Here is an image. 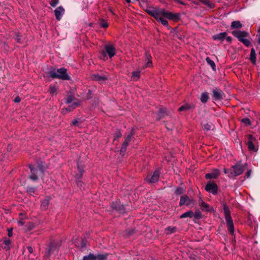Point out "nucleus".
<instances>
[{"label": "nucleus", "mask_w": 260, "mask_h": 260, "mask_svg": "<svg viewBox=\"0 0 260 260\" xmlns=\"http://www.w3.org/2000/svg\"><path fill=\"white\" fill-rule=\"evenodd\" d=\"M67 70L64 68H61L57 70L52 69L48 73V76L52 78H58L63 80H70V77L67 72Z\"/></svg>", "instance_id": "f257e3e1"}, {"label": "nucleus", "mask_w": 260, "mask_h": 260, "mask_svg": "<svg viewBox=\"0 0 260 260\" xmlns=\"http://www.w3.org/2000/svg\"><path fill=\"white\" fill-rule=\"evenodd\" d=\"M153 15L158 16V15H164V17L167 18L170 20H173L174 21H177L180 19L181 14L179 13H172L171 12H167L165 9H161L157 12H150Z\"/></svg>", "instance_id": "f03ea898"}, {"label": "nucleus", "mask_w": 260, "mask_h": 260, "mask_svg": "<svg viewBox=\"0 0 260 260\" xmlns=\"http://www.w3.org/2000/svg\"><path fill=\"white\" fill-rule=\"evenodd\" d=\"M223 211L228 229L232 235L234 233L233 220L230 215V211L226 205H223Z\"/></svg>", "instance_id": "7ed1b4c3"}, {"label": "nucleus", "mask_w": 260, "mask_h": 260, "mask_svg": "<svg viewBox=\"0 0 260 260\" xmlns=\"http://www.w3.org/2000/svg\"><path fill=\"white\" fill-rule=\"evenodd\" d=\"M160 9L154 8V7H148L146 11L148 14L152 16V17H154L156 19H157L158 21L160 22L161 23L167 26L168 25V21L166 19H164V15H158V16H156L155 15L152 14V13H150V12H157V11H159Z\"/></svg>", "instance_id": "20e7f679"}, {"label": "nucleus", "mask_w": 260, "mask_h": 260, "mask_svg": "<svg viewBox=\"0 0 260 260\" xmlns=\"http://www.w3.org/2000/svg\"><path fill=\"white\" fill-rule=\"evenodd\" d=\"M244 167L241 164L237 163L233 166L230 169V174L228 176L233 177L241 175L244 171Z\"/></svg>", "instance_id": "39448f33"}, {"label": "nucleus", "mask_w": 260, "mask_h": 260, "mask_svg": "<svg viewBox=\"0 0 260 260\" xmlns=\"http://www.w3.org/2000/svg\"><path fill=\"white\" fill-rule=\"evenodd\" d=\"M196 204V201L192 199L189 198L187 195H183L180 197L179 202V206L183 205H186L189 207H192Z\"/></svg>", "instance_id": "423d86ee"}, {"label": "nucleus", "mask_w": 260, "mask_h": 260, "mask_svg": "<svg viewBox=\"0 0 260 260\" xmlns=\"http://www.w3.org/2000/svg\"><path fill=\"white\" fill-rule=\"evenodd\" d=\"M256 141L255 139L252 136H249L247 142L248 149L252 152H256L258 150V146L256 145Z\"/></svg>", "instance_id": "0eeeda50"}, {"label": "nucleus", "mask_w": 260, "mask_h": 260, "mask_svg": "<svg viewBox=\"0 0 260 260\" xmlns=\"http://www.w3.org/2000/svg\"><path fill=\"white\" fill-rule=\"evenodd\" d=\"M198 203L202 210L207 212H212L213 211V208L204 202L201 197H200Z\"/></svg>", "instance_id": "6e6552de"}, {"label": "nucleus", "mask_w": 260, "mask_h": 260, "mask_svg": "<svg viewBox=\"0 0 260 260\" xmlns=\"http://www.w3.org/2000/svg\"><path fill=\"white\" fill-rule=\"evenodd\" d=\"M213 97L215 100H221L224 98V94L219 88H216L213 89Z\"/></svg>", "instance_id": "1a4fd4ad"}, {"label": "nucleus", "mask_w": 260, "mask_h": 260, "mask_svg": "<svg viewBox=\"0 0 260 260\" xmlns=\"http://www.w3.org/2000/svg\"><path fill=\"white\" fill-rule=\"evenodd\" d=\"M205 189L208 192L212 193L213 194H216L217 192L218 187L217 185L214 183H208L206 185Z\"/></svg>", "instance_id": "9d476101"}, {"label": "nucleus", "mask_w": 260, "mask_h": 260, "mask_svg": "<svg viewBox=\"0 0 260 260\" xmlns=\"http://www.w3.org/2000/svg\"><path fill=\"white\" fill-rule=\"evenodd\" d=\"M232 34L237 38H238V40L241 42L242 40L246 38V36L248 35V33L244 31H240V30H234L232 31Z\"/></svg>", "instance_id": "9b49d317"}, {"label": "nucleus", "mask_w": 260, "mask_h": 260, "mask_svg": "<svg viewBox=\"0 0 260 260\" xmlns=\"http://www.w3.org/2000/svg\"><path fill=\"white\" fill-rule=\"evenodd\" d=\"M91 78L93 80L102 83L107 79L108 76L104 74L100 75L99 74H94L91 75Z\"/></svg>", "instance_id": "f8f14e48"}, {"label": "nucleus", "mask_w": 260, "mask_h": 260, "mask_svg": "<svg viewBox=\"0 0 260 260\" xmlns=\"http://www.w3.org/2000/svg\"><path fill=\"white\" fill-rule=\"evenodd\" d=\"M77 171L78 172L75 175V177L77 179H80L82 177L84 172V166L80 162H78L77 164Z\"/></svg>", "instance_id": "ddd939ff"}, {"label": "nucleus", "mask_w": 260, "mask_h": 260, "mask_svg": "<svg viewBox=\"0 0 260 260\" xmlns=\"http://www.w3.org/2000/svg\"><path fill=\"white\" fill-rule=\"evenodd\" d=\"M64 13V9L62 6H59L58 8H57L54 11L56 19L57 20L59 21L61 19Z\"/></svg>", "instance_id": "4468645a"}, {"label": "nucleus", "mask_w": 260, "mask_h": 260, "mask_svg": "<svg viewBox=\"0 0 260 260\" xmlns=\"http://www.w3.org/2000/svg\"><path fill=\"white\" fill-rule=\"evenodd\" d=\"M105 49L109 57H112L115 54V49L111 45H106L105 46Z\"/></svg>", "instance_id": "2eb2a0df"}, {"label": "nucleus", "mask_w": 260, "mask_h": 260, "mask_svg": "<svg viewBox=\"0 0 260 260\" xmlns=\"http://www.w3.org/2000/svg\"><path fill=\"white\" fill-rule=\"evenodd\" d=\"M112 208L119 211L120 213L123 214L125 212L124 206L119 202H116L115 203H113Z\"/></svg>", "instance_id": "dca6fc26"}, {"label": "nucleus", "mask_w": 260, "mask_h": 260, "mask_svg": "<svg viewBox=\"0 0 260 260\" xmlns=\"http://www.w3.org/2000/svg\"><path fill=\"white\" fill-rule=\"evenodd\" d=\"M159 177V172L158 170L155 171L150 178L147 177V180L149 183L157 182Z\"/></svg>", "instance_id": "f3484780"}, {"label": "nucleus", "mask_w": 260, "mask_h": 260, "mask_svg": "<svg viewBox=\"0 0 260 260\" xmlns=\"http://www.w3.org/2000/svg\"><path fill=\"white\" fill-rule=\"evenodd\" d=\"M58 252V249L57 246L53 244H51L49 246L48 251L46 252V255L48 254V255H50L53 254L54 255H55L56 254H57Z\"/></svg>", "instance_id": "a211bd4d"}, {"label": "nucleus", "mask_w": 260, "mask_h": 260, "mask_svg": "<svg viewBox=\"0 0 260 260\" xmlns=\"http://www.w3.org/2000/svg\"><path fill=\"white\" fill-rule=\"evenodd\" d=\"M219 171L218 170L215 169L212 172L210 173H207L205 175V177L206 179H215L218 177L219 175Z\"/></svg>", "instance_id": "6ab92c4d"}, {"label": "nucleus", "mask_w": 260, "mask_h": 260, "mask_svg": "<svg viewBox=\"0 0 260 260\" xmlns=\"http://www.w3.org/2000/svg\"><path fill=\"white\" fill-rule=\"evenodd\" d=\"M151 56L148 52L145 53V61L146 63L143 67L144 68L151 67L152 66V62L151 61Z\"/></svg>", "instance_id": "aec40b11"}, {"label": "nucleus", "mask_w": 260, "mask_h": 260, "mask_svg": "<svg viewBox=\"0 0 260 260\" xmlns=\"http://www.w3.org/2000/svg\"><path fill=\"white\" fill-rule=\"evenodd\" d=\"M228 34L226 32H220L212 36L214 40H219L221 42L223 41Z\"/></svg>", "instance_id": "412c9836"}, {"label": "nucleus", "mask_w": 260, "mask_h": 260, "mask_svg": "<svg viewBox=\"0 0 260 260\" xmlns=\"http://www.w3.org/2000/svg\"><path fill=\"white\" fill-rule=\"evenodd\" d=\"M30 171H31V175H30V178L32 180H36L38 179V177L36 175L38 169L37 168H35L32 165H30L29 166Z\"/></svg>", "instance_id": "4be33fe9"}, {"label": "nucleus", "mask_w": 260, "mask_h": 260, "mask_svg": "<svg viewBox=\"0 0 260 260\" xmlns=\"http://www.w3.org/2000/svg\"><path fill=\"white\" fill-rule=\"evenodd\" d=\"M50 200V198L47 196L42 201L41 208L42 210H45L47 209L49 204Z\"/></svg>", "instance_id": "5701e85b"}, {"label": "nucleus", "mask_w": 260, "mask_h": 260, "mask_svg": "<svg viewBox=\"0 0 260 260\" xmlns=\"http://www.w3.org/2000/svg\"><path fill=\"white\" fill-rule=\"evenodd\" d=\"M80 105V102L74 103L72 105H70L68 108L62 109V113L65 114L67 112L71 111L73 109L79 106Z\"/></svg>", "instance_id": "b1692460"}, {"label": "nucleus", "mask_w": 260, "mask_h": 260, "mask_svg": "<svg viewBox=\"0 0 260 260\" xmlns=\"http://www.w3.org/2000/svg\"><path fill=\"white\" fill-rule=\"evenodd\" d=\"M11 243V241L9 239L5 238L4 239L2 247L3 249H6V250H8L10 248Z\"/></svg>", "instance_id": "393cba45"}, {"label": "nucleus", "mask_w": 260, "mask_h": 260, "mask_svg": "<svg viewBox=\"0 0 260 260\" xmlns=\"http://www.w3.org/2000/svg\"><path fill=\"white\" fill-rule=\"evenodd\" d=\"M177 231V228L175 226H168L165 230V233L167 235H170L173 233H176Z\"/></svg>", "instance_id": "a878e982"}, {"label": "nucleus", "mask_w": 260, "mask_h": 260, "mask_svg": "<svg viewBox=\"0 0 260 260\" xmlns=\"http://www.w3.org/2000/svg\"><path fill=\"white\" fill-rule=\"evenodd\" d=\"M249 59L253 64L256 63V53L254 48L251 49Z\"/></svg>", "instance_id": "bb28decb"}, {"label": "nucleus", "mask_w": 260, "mask_h": 260, "mask_svg": "<svg viewBox=\"0 0 260 260\" xmlns=\"http://www.w3.org/2000/svg\"><path fill=\"white\" fill-rule=\"evenodd\" d=\"M58 87L55 85H50L48 89V91L52 95H56L57 93Z\"/></svg>", "instance_id": "cd10ccee"}, {"label": "nucleus", "mask_w": 260, "mask_h": 260, "mask_svg": "<svg viewBox=\"0 0 260 260\" xmlns=\"http://www.w3.org/2000/svg\"><path fill=\"white\" fill-rule=\"evenodd\" d=\"M140 77V71H134L132 73L131 79L133 81H137Z\"/></svg>", "instance_id": "c85d7f7f"}, {"label": "nucleus", "mask_w": 260, "mask_h": 260, "mask_svg": "<svg viewBox=\"0 0 260 260\" xmlns=\"http://www.w3.org/2000/svg\"><path fill=\"white\" fill-rule=\"evenodd\" d=\"M201 3L208 6L209 8L212 9L215 7V4L211 2L209 0H200Z\"/></svg>", "instance_id": "c756f323"}, {"label": "nucleus", "mask_w": 260, "mask_h": 260, "mask_svg": "<svg viewBox=\"0 0 260 260\" xmlns=\"http://www.w3.org/2000/svg\"><path fill=\"white\" fill-rule=\"evenodd\" d=\"M193 216V213L192 211L190 210L187 212H186L183 214H182L180 217L181 218H184L186 217H190L191 218Z\"/></svg>", "instance_id": "7c9ffc66"}, {"label": "nucleus", "mask_w": 260, "mask_h": 260, "mask_svg": "<svg viewBox=\"0 0 260 260\" xmlns=\"http://www.w3.org/2000/svg\"><path fill=\"white\" fill-rule=\"evenodd\" d=\"M209 99L208 93L207 92H203L201 97V101L203 103H206Z\"/></svg>", "instance_id": "2f4dec72"}, {"label": "nucleus", "mask_w": 260, "mask_h": 260, "mask_svg": "<svg viewBox=\"0 0 260 260\" xmlns=\"http://www.w3.org/2000/svg\"><path fill=\"white\" fill-rule=\"evenodd\" d=\"M194 107V106L193 105H182L181 107H180L179 109H178V111H186V110H189L190 109H192Z\"/></svg>", "instance_id": "473e14b6"}, {"label": "nucleus", "mask_w": 260, "mask_h": 260, "mask_svg": "<svg viewBox=\"0 0 260 260\" xmlns=\"http://www.w3.org/2000/svg\"><path fill=\"white\" fill-rule=\"evenodd\" d=\"M96 256L92 253H89L88 255H85L83 257L82 260H96Z\"/></svg>", "instance_id": "72a5a7b5"}, {"label": "nucleus", "mask_w": 260, "mask_h": 260, "mask_svg": "<svg viewBox=\"0 0 260 260\" xmlns=\"http://www.w3.org/2000/svg\"><path fill=\"white\" fill-rule=\"evenodd\" d=\"M231 27L235 28H240L242 27L241 22L239 21H235L232 22Z\"/></svg>", "instance_id": "f704fd0d"}, {"label": "nucleus", "mask_w": 260, "mask_h": 260, "mask_svg": "<svg viewBox=\"0 0 260 260\" xmlns=\"http://www.w3.org/2000/svg\"><path fill=\"white\" fill-rule=\"evenodd\" d=\"M128 143H129V142H127V141H126L124 140V141L122 145V147L121 148V149H120L121 153L123 154L125 152L126 149V147L128 146Z\"/></svg>", "instance_id": "c9c22d12"}, {"label": "nucleus", "mask_w": 260, "mask_h": 260, "mask_svg": "<svg viewBox=\"0 0 260 260\" xmlns=\"http://www.w3.org/2000/svg\"><path fill=\"white\" fill-rule=\"evenodd\" d=\"M206 61L208 64L211 67L212 69L213 70H215L216 66L214 62L208 57L206 58Z\"/></svg>", "instance_id": "e433bc0d"}, {"label": "nucleus", "mask_w": 260, "mask_h": 260, "mask_svg": "<svg viewBox=\"0 0 260 260\" xmlns=\"http://www.w3.org/2000/svg\"><path fill=\"white\" fill-rule=\"evenodd\" d=\"M96 259H98V260H107V257H108V254L107 253L102 254H99L97 255H96Z\"/></svg>", "instance_id": "4c0bfd02"}, {"label": "nucleus", "mask_w": 260, "mask_h": 260, "mask_svg": "<svg viewBox=\"0 0 260 260\" xmlns=\"http://www.w3.org/2000/svg\"><path fill=\"white\" fill-rule=\"evenodd\" d=\"M184 189L183 188L181 187H178L176 189L175 191V193L176 195H179L181 194H182L184 192Z\"/></svg>", "instance_id": "58836bf2"}, {"label": "nucleus", "mask_w": 260, "mask_h": 260, "mask_svg": "<svg viewBox=\"0 0 260 260\" xmlns=\"http://www.w3.org/2000/svg\"><path fill=\"white\" fill-rule=\"evenodd\" d=\"M121 136V134L120 131L117 130L115 132L114 135V141H116Z\"/></svg>", "instance_id": "ea45409f"}, {"label": "nucleus", "mask_w": 260, "mask_h": 260, "mask_svg": "<svg viewBox=\"0 0 260 260\" xmlns=\"http://www.w3.org/2000/svg\"><path fill=\"white\" fill-rule=\"evenodd\" d=\"M241 121L246 125H249L251 124L250 119L248 118H243L241 119Z\"/></svg>", "instance_id": "a19ab883"}, {"label": "nucleus", "mask_w": 260, "mask_h": 260, "mask_svg": "<svg viewBox=\"0 0 260 260\" xmlns=\"http://www.w3.org/2000/svg\"><path fill=\"white\" fill-rule=\"evenodd\" d=\"M26 191L27 192L29 193L30 194L34 193L36 191V188L34 187H27L26 188Z\"/></svg>", "instance_id": "79ce46f5"}, {"label": "nucleus", "mask_w": 260, "mask_h": 260, "mask_svg": "<svg viewBox=\"0 0 260 260\" xmlns=\"http://www.w3.org/2000/svg\"><path fill=\"white\" fill-rule=\"evenodd\" d=\"M241 42L247 47H248L250 45V41L246 38H245L243 40H242Z\"/></svg>", "instance_id": "37998d69"}, {"label": "nucleus", "mask_w": 260, "mask_h": 260, "mask_svg": "<svg viewBox=\"0 0 260 260\" xmlns=\"http://www.w3.org/2000/svg\"><path fill=\"white\" fill-rule=\"evenodd\" d=\"M58 2H59L58 0H51L50 2V5L52 7H55L58 4Z\"/></svg>", "instance_id": "c03bdc74"}, {"label": "nucleus", "mask_w": 260, "mask_h": 260, "mask_svg": "<svg viewBox=\"0 0 260 260\" xmlns=\"http://www.w3.org/2000/svg\"><path fill=\"white\" fill-rule=\"evenodd\" d=\"M193 216L196 218L200 219L202 217V214L200 211H196L194 214L193 213Z\"/></svg>", "instance_id": "a18cd8bd"}, {"label": "nucleus", "mask_w": 260, "mask_h": 260, "mask_svg": "<svg viewBox=\"0 0 260 260\" xmlns=\"http://www.w3.org/2000/svg\"><path fill=\"white\" fill-rule=\"evenodd\" d=\"M133 135V133L132 132H131L128 135H127V136L126 137V138L125 139V141L129 142L131 141L132 137Z\"/></svg>", "instance_id": "49530a36"}, {"label": "nucleus", "mask_w": 260, "mask_h": 260, "mask_svg": "<svg viewBox=\"0 0 260 260\" xmlns=\"http://www.w3.org/2000/svg\"><path fill=\"white\" fill-rule=\"evenodd\" d=\"M203 127L206 131H209L211 128V124L210 123H206L203 125Z\"/></svg>", "instance_id": "de8ad7c7"}, {"label": "nucleus", "mask_w": 260, "mask_h": 260, "mask_svg": "<svg viewBox=\"0 0 260 260\" xmlns=\"http://www.w3.org/2000/svg\"><path fill=\"white\" fill-rule=\"evenodd\" d=\"M74 100V98L72 96H69L66 99V103L68 104L71 103Z\"/></svg>", "instance_id": "09e8293b"}, {"label": "nucleus", "mask_w": 260, "mask_h": 260, "mask_svg": "<svg viewBox=\"0 0 260 260\" xmlns=\"http://www.w3.org/2000/svg\"><path fill=\"white\" fill-rule=\"evenodd\" d=\"M77 184L78 186L79 187L80 189L84 187V183L80 180H78Z\"/></svg>", "instance_id": "8fccbe9b"}, {"label": "nucleus", "mask_w": 260, "mask_h": 260, "mask_svg": "<svg viewBox=\"0 0 260 260\" xmlns=\"http://www.w3.org/2000/svg\"><path fill=\"white\" fill-rule=\"evenodd\" d=\"M101 26L103 28H106L108 27V24L104 21H102L101 23Z\"/></svg>", "instance_id": "3c124183"}, {"label": "nucleus", "mask_w": 260, "mask_h": 260, "mask_svg": "<svg viewBox=\"0 0 260 260\" xmlns=\"http://www.w3.org/2000/svg\"><path fill=\"white\" fill-rule=\"evenodd\" d=\"M13 235V229L12 228L8 229V236L11 237Z\"/></svg>", "instance_id": "603ef678"}, {"label": "nucleus", "mask_w": 260, "mask_h": 260, "mask_svg": "<svg viewBox=\"0 0 260 260\" xmlns=\"http://www.w3.org/2000/svg\"><path fill=\"white\" fill-rule=\"evenodd\" d=\"M18 224L19 226H23L24 224V221H23V219H21L20 220H19L18 221Z\"/></svg>", "instance_id": "864d4df0"}, {"label": "nucleus", "mask_w": 260, "mask_h": 260, "mask_svg": "<svg viewBox=\"0 0 260 260\" xmlns=\"http://www.w3.org/2000/svg\"><path fill=\"white\" fill-rule=\"evenodd\" d=\"M251 171L250 170H248V171L246 172L245 177L246 178H248L250 177L251 175Z\"/></svg>", "instance_id": "5fc2aeb1"}, {"label": "nucleus", "mask_w": 260, "mask_h": 260, "mask_svg": "<svg viewBox=\"0 0 260 260\" xmlns=\"http://www.w3.org/2000/svg\"><path fill=\"white\" fill-rule=\"evenodd\" d=\"M35 228V226L33 223H28V229L29 230L33 229Z\"/></svg>", "instance_id": "6e6d98bb"}, {"label": "nucleus", "mask_w": 260, "mask_h": 260, "mask_svg": "<svg viewBox=\"0 0 260 260\" xmlns=\"http://www.w3.org/2000/svg\"><path fill=\"white\" fill-rule=\"evenodd\" d=\"M16 40L17 41V42L18 43H21V38H20V36L19 35H17L16 37Z\"/></svg>", "instance_id": "4d7b16f0"}, {"label": "nucleus", "mask_w": 260, "mask_h": 260, "mask_svg": "<svg viewBox=\"0 0 260 260\" xmlns=\"http://www.w3.org/2000/svg\"><path fill=\"white\" fill-rule=\"evenodd\" d=\"M21 101V99L19 96H17L15 99H14V102L15 103H19Z\"/></svg>", "instance_id": "13d9d810"}, {"label": "nucleus", "mask_w": 260, "mask_h": 260, "mask_svg": "<svg viewBox=\"0 0 260 260\" xmlns=\"http://www.w3.org/2000/svg\"><path fill=\"white\" fill-rule=\"evenodd\" d=\"M175 2L180 4L183 5H185L186 4L183 2L182 1H181L180 0H174Z\"/></svg>", "instance_id": "bf43d9fd"}, {"label": "nucleus", "mask_w": 260, "mask_h": 260, "mask_svg": "<svg viewBox=\"0 0 260 260\" xmlns=\"http://www.w3.org/2000/svg\"><path fill=\"white\" fill-rule=\"evenodd\" d=\"M27 249L30 253H31L33 252V248L31 246H28Z\"/></svg>", "instance_id": "052dcab7"}, {"label": "nucleus", "mask_w": 260, "mask_h": 260, "mask_svg": "<svg viewBox=\"0 0 260 260\" xmlns=\"http://www.w3.org/2000/svg\"><path fill=\"white\" fill-rule=\"evenodd\" d=\"M225 39H226V40L228 42H231L232 41V38L229 36L227 37V36H226Z\"/></svg>", "instance_id": "680f3d73"}, {"label": "nucleus", "mask_w": 260, "mask_h": 260, "mask_svg": "<svg viewBox=\"0 0 260 260\" xmlns=\"http://www.w3.org/2000/svg\"><path fill=\"white\" fill-rule=\"evenodd\" d=\"M79 121L77 120H75L72 122V124L73 125H77Z\"/></svg>", "instance_id": "e2e57ef3"}, {"label": "nucleus", "mask_w": 260, "mask_h": 260, "mask_svg": "<svg viewBox=\"0 0 260 260\" xmlns=\"http://www.w3.org/2000/svg\"><path fill=\"white\" fill-rule=\"evenodd\" d=\"M224 173L225 174H229V175L230 174V170H228L227 169H224Z\"/></svg>", "instance_id": "0e129e2a"}, {"label": "nucleus", "mask_w": 260, "mask_h": 260, "mask_svg": "<svg viewBox=\"0 0 260 260\" xmlns=\"http://www.w3.org/2000/svg\"><path fill=\"white\" fill-rule=\"evenodd\" d=\"M102 54L103 57H105L106 56V53L104 51H103Z\"/></svg>", "instance_id": "69168bd1"}, {"label": "nucleus", "mask_w": 260, "mask_h": 260, "mask_svg": "<svg viewBox=\"0 0 260 260\" xmlns=\"http://www.w3.org/2000/svg\"><path fill=\"white\" fill-rule=\"evenodd\" d=\"M258 42L260 44V34H258Z\"/></svg>", "instance_id": "338daca9"}, {"label": "nucleus", "mask_w": 260, "mask_h": 260, "mask_svg": "<svg viewBox=\"0 0 260 260\" xmlns=\"http://www.w3.org/2000/svg\"><path fill=\"white\" fill-rule=\"evenodd\" d=\"M126 2L127 3H131V0H125Z\"/></svg>", "instance_id": "774afa93"}]
</instances>
